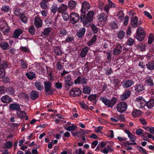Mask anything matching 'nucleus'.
I'll return each mask as SVG.
<instances>
[{"label": "nucleus", "mask_w": 154, "mask_h": 154, "mask_svg": "<svg viewBox=\"0 0 154 154\" xmlns=\"http://www.w3.org/2000/svg\"><path fill=\"white\" fill-rule=\"evenodd\" d=\"M94 14V11H90L88 12L86 15V20H84L82 16H81L80 19L81 20L83 23L84 25L86 27H88L89 24L88 23L91 22Z\"/></svg>", "instance_id": "1"}, {"label": "nucleus", "mask_w": 154, "mask_h": 154, "mask_svg": "<svg viewBox=\"0 0 154 154\" xmlns=\"http://www.w3.org/2000/svg\"><path fill=\"white\" fill-rule=\"evenodd\" d=\"M100 99L105 105L110 107L113 106L116 103L117 100L116 98L115 97L112 98L111 100L103 97H101Z\"/></svg>", "instance_id": "2"}, {"label": "nucleus", "mask_w": 154, "mask_h": 154, "mask_svg": "<svg viewBox=\"0 0 154 154\" xmlns=\"http://www.w3.org/2000/svg\"><path fill=\"white\" fill-rule=\"evenodd\" d=\"M0 29L2 31L4 34H6L9 32V27L6 21L3 19L0 20Z\"/></svg>", "instance_id": "3"}, {"label": "nucleus", "mask_w": 154, "mask_h": 154, "mask_svg": "<svg viewBox=\"0 0 154 154\" xmlns=\"http://www.w3.org/2000/svg\"><path fill=\"white\" fill-rule=\"evenodd\" d=\"M146 102L144 98L141 96L137 97L135 100V103L137 106L140 109L144 107Z\"/></svg>", "instance_id": "4"}, {"label": "nucleus", "mask_w": 154, "mask_h": 154, "mask_svg": "<svg viewBox=\"0 0 154 154\" xmlns=\"http://www.w3.org/2000/svg\"><path fill=\"white\" fill-rule=\"evenodd\" d=\"M127 104L125 102H120L116 105L117 111L120 113L125 111L127 109Z\"/></svg>", "instance_id": "5"}, {"label": "nucleus", "mask_w": 154, "mask_h": 154, "mask_svg": "<svg viewBox=\"0 0 154 154\" xmlns=\"http://www.w3.org/2000/svg\"><path fill=\"white\" fill-rule=\"evenodd\" d=\"M145 37L144 32L141 27H138L137 31L136 38L137 40L140 41L143 40Z\"/></svg>", "instance_id": "6"}, {"label": "nucleus", "mask_w": 154, "mask_h": 154, "mask_svg": "<svg viewBox=\"0 0 154 154\" xmlns=\"http://www.w3.org/2000/svg\"><path fill=\"white\" fill-rule=\"evenodd\" d=\"M71 23L75 24L78 22L79 20V16L78 14L75 12H72L70 16Z\"/></svg>", "instance_id": "7"}, {"label": "nucleus", "mask_w": 154, "mask_h": 154, "mask_svg": "<svg viewBox=\"0 0 154 154\" xmlns=\"http://www.w3.org/2000/svg\"><path fill=\"white\" fill-rule=\"evenodd\" d=\"M82 91L80 89L78 88H74L70 91V95L72 97H75L80 95Z\"/></svg>", "instance_id": "8"}, {"label": "nucleus", "mask_w": 154, "mask_h": 154, "mask_svg": "<svg viewBox=\"0 0 154 154\" xmlns=\"http://www.w3.org/2000/svg\"><path fill=\"white\" fill-rule=\"evenodd\" d=\"M90 7V5L89 3L87 2L84 1L82 3V8L81 9L82 13L85 14L86 11L89 9Z\"/></svg>", "instance_id": "9"}, {"label": "nucleus", "mask_w": 154, "mask_h": 154, "mask_svg": "<svg viewBox=\"0 0 154 154\" xmlns=\"http://www.w3.org/2000/svg\"><path fill=\"white\" fill-rule=\"evenodd\" d=\"M44 84L45 85V90L46 94H51V83L48 81H45L44 82Z\"/></svg>", "instance_id": "10"}, {"label": "nucleus", "mask_w": 154, "mask_h": 154, "mask_svg": "<svg viewBox=\"0 0 154 154\" xmlns=\"http://www.w3.org/2000/svg\"><path fill=\"white\" fill-rule=\"evenodd\" d=\"M2 102L4 103H7L12 101V100L11 98L8 95H4L1 98Z\"/></svg>", "instance_id": "11"}, {"label": "nucleus", "mask_w": 154, "mask_h": 154, "mask_svg": "<svg viewBox=\"0 0 154 154\" xmlns=\"http://www.w3.org/2000/svg\"><path fill=\"white\" fill-rule=\"evenodd\" d=\"M9 107L10 109L12 110H16L17 111L21 110L19 105L15 103L10 104Z\"/></svg>", "instance_id": "12"}, {"label": "nucleus", "mask_w": 154, "mask_h": 154, "mask_svg": "<svg viewBox=\"0 0 154 154\" xmlns=\"http://www.w3.org/2000/svg\"><path fill=\"white\" fill-rule=\"evenodd\" d=\"M42 21L41 19L38 17H35V18L34 24L37 28H39L42 27Z\"/></svg>", "instance_id": "13"}, {"label": "nucleus", "mask_w": 154, "mask_h": 154, "mask_svg": "<svg viewBox=\"0 0 154 154\" xmlns=\"http://www.w3.org/2000/svg\"><path fill=\"white\" fill-rule=\"evenodd\" d=\"M65 82L66 85L69 87L73 84V82L72 81V79L70 75H67L66 76L65 78Z\"/></svg>", "instance_id": "14"}, {"label": "nucleus", "mask_w": 154, "mask_h": 154, "mask_svg": "<svg viewBox=\"0 0 154 154\" xmlns=\"http://www.w3.org/2000/svg\"><path fill=\"white\" fill-rule=\"evenodd\" d=\"M97 17L99 21L104 22L107 20V16L105 13H103L99 15Z\"/></svg>", "instance_id": "15"}, {"label": "nucleus", "mask_w": 154, "mask_h": 154, "mask_svg": "<svg viewBox=\"0 0 154 154\" xmlns=\"http://www.w3.org/2000/svg\"><path fill=\"white\" fill-rule=\"evenodd\" d=\"M131 94V92L130 91H125L120 97L121 100H125L130 97Z\"/></svg>", "instance_id": "16"}, {"label": "nucleus", "mask_w": 154, "mask_h": 154, "mask_svg": "<svg viewBox=\"0 0 154 154\" xmlns=\"http://www.w3.org/2000/svg\"><path fill=\"white\" fill-rule=\"evenodd\" d=\"M23 32V31L21 29H16L14 32L13 37L14 38H17Z\"/></svg>", "instance_id": "17"}, {"label": "nucleus", "mask_w": 154, "mask_h": 154, "mask_svg": "<svg viewBox=\"0 0 154 154\" xmlns=\"http://www.w3.org/2000/svg\"><path fill=\"white\" fill-rule=\"evenodd\" d=\"M133 83L132 80L125 81L122 83V86L124 88H127L131 86Z\"/></svg>", "instance_id": "18"}, {"label": "nucleus", "mask_w": 154, "mask_h": 154, "mask_svg": "<svg viewBox=\"0 0 154 154\" xmlns=\"http://www.w3.org/2000/svg\"><path fill=\"white\" fill-rule=\"evenodd\" d=\"M138 18L136 17H133L131 20V24L133 27L135 28L138 26Z\"/></svg>", "instance_id": "19"}, {"label": "nucleus", "mask_w": 154, "mask_h": 154, "mask_svg": "<svg viewBox=\"0 0 154 154\" xmlns=\"http://www.w3.org/2000/svg\"><path fill=\"white\" fill-rule=\"evenodd\" d=\"M132 116L134 118L140 116L141 112L139 110L134 109L132 113Z\"/></svg>", "instance_id": "20"}, {"label": "nucleus", "mask_w": 154, "mask_h": 154, "mask_svg": "<svg viewBox=\"0 0 154 154\" xmlns=\"http://www.w3.org/2000/svg\"><path fill=\"white\" fill-rule=\"evenodd\" d=\"M35 85L37 90L39 91H41L44 88L42 83L41 82H36L35 83Z\"/></svg>", "instance_id": "21"}, {"label": "nucleus", "mask_w": 154, "mask_h": 154, "mask_svg": "<svg viewBox=\"0 0 154 154\" xmlns=\"http://www.w3.org/2000/svg\"><path fill=\"white\" fill-rule=\"evenodd\" d=\"M0 47L3 50H6L8 48V44L5 42H2L0 43Z\"/></svg>", "instance_id": "22"}, {"label": "nucleus", "mask_w": 154, "mask_h": 154, "mask_svg": "<svg viewBox=\"0 0 154 154\" xmlns=\"http://www.w3.org/2000/svg\"><path fill=\"white\" fill-rule=\"evenodd\" d=\"M76 2L73 0H70L68 2L69 7L71 9L74 8L76 5Z\"/></svg>", "instance_id": "23"}, {"label": "nucleus", "mask_w": 154, "mask_h": 154, "mask_svg": "<svg viewBox=\"0 0 154 154\" xmlns=\"http://www.w3.org/2000/svg\"><path fill=\"white\" fill-rule=\"evenodd\" d=\"M67 9V6L64 4H62L58 8V11L60 13L65 12V11Z\"/></svg>", "instance_id": "24"}, {"label": "nucleus", "mask_w": 154, "mask_h": 154, "mask_svg": "<svg viewBox=\"0 0 154 154\" xmlns=\"http://www.w3.org/2000/svg\"><path fill=\"white\" fill-rule=\"evenodd\" d=\"M88 50V48L87 47L84 48L81 51L80 56L83 57L85 56Z\"/></svg>", "instance_id": "25"}, {"label": "nucleus", "mask_w": 154, "mask_h": 154, "mask_svg": "<svg viewBox=\"0 0 154 154\" xmlns=\"http://www.w3.org/2000/svg\"><path fill=\"white\" fill-rule=\"evenodd\" d=\"M145 81L146 84L149 86H152L154 85L152 79L150 77L147 76L146 78Z\"/></svg>", "instance_id": "26"}, {"label": "nucleus", "mask_w": 154, "mask_h": 154, "mask_svg": "<svg viewBox=\"0 0 154 154\" xmlns=\"http://www.w3.org/2000/svg\"><path fill=\"white\" fill-rule=\"evenodd\" d=\"M38 94L37 92L35 91H32L30 93V97L32 100H34L38 97Z\"/></svg>", "instance_id": "27"}, {"label": "nucleus", "mask_w": 154, "mask_h": 154, "mask_svg": "<svg viewBox=\"0 0 154 154\" xmlns=\"http://www.w3.org/2000/svg\"><path fill=\"white\" fill-rule=\"evenodd\" d=\"M146 66L148 69L150 70H153L154 69V61L148 62Z\"/></svg>", "instance_id": "28"}, {"label": "nucleus", "mask_w": 154, "mask_h": 154, "mask_svg": "<svg viewBox=\"0 0 154 154\" xmlns=\"http://www.w3.org/2000/svg\"><path fill=\"white\" fill-rule=\"evenodd\" d=\"M85 28H83L80 29L78 32L77 36L79 37H81L85 33Z\"/></svg>", "instance_id": "29"}, {"label": "nucleus", "mask_w": 154, "mask_h": 154, "mask_svg": "<svg viewBox=\"0 0 154 154\" xmlns=\"http://www.w3.org/2000/svg\"><path fill=\"white\" fill-rule=\"evenodd\" d=\"M146 103V106L149 109L151 108L154 106V100H150Z\"/></svg>", "instance_id": "30"}, {"label": "nucleus", "mask_w": 154, "mask_h": 154, "mask_svg": "<svg viewBox=\"0 0 154 154\" xmlns=\"http://www.w3.org/2000/svg\"><path fill=\"white\" fill-rule=\"evenodd\" d=\"M76 125L74 124H72L71 126H69L65 128V129L68 131H71L75 130L77 128Z\"/></svg>", "instance_id": "31"}, {"label": "nucleus", "mask_w": 154, "mask_h": 154, "mask_svg": "<svg viewBox=\"0 0 154 154\" xmlns=\"http://www.w3.org/2000/svg\"><path fill=\"white\" fill-rule=\"evenodd\" d=\"M135 90L137 92H140L144 90V88L143 85H137L135 87Z\"/></svg>", "instance_id": "32"}, {"label": "nucleus", "mask_w": 154, "mask_h": 154, "mask_svg": "<svg viewBox=\"0 0 154 154\" xmlns=\"http://www.w3.org/2000/svg\"><path fill=\"white\" fill-rule=\"evenodd\" d=\"M17 116L20 119L25 117L26 115V113L24 111H17Z\"/></svg>", "instance_id": "33"}, {"label": "nucleus", "mask_w": 154, "mask_h": 154, "mask_svg": "<svg viewBox=\"0 0 154 154\" xmlns=\"http://www.w3.org/2000/svg\"><path fill=\"white\" fill-rule=\"evenodd\" d=\"M35 74L33 72H29L26 73V75L29 79H32L35 78Z\"/></svg>", "instance_id": "34"}, {"label": "nucleus", "mask_w": 154, "mask_h": 154, "mask_svg": "<svg viewBox=\"0 0 154 154\" xmlns=\"http://www.w3.org/2000/svg\"><path fill=\"white\" fill-rule=\"evenodd\" d=\"M6 92L10 95H14V90L11 87H9L7 89Z\"/></svg>", "instance_id": "35"}, {"label": "nucleus", "mask_w": 154, "mask_h": 154, "mask_svg": "<svg viewBox=\"0 0 154 154\" xmlns=\"http://www.w3.org/2000/svg\"><path fill=\"white\" fill-rule=\"evenodd\" d=\"M117 16L120 20L122 21L124 17L123 11H119L118 13Z\"/></svg>", "instance_id": "36"}, {"label": "nucleus", "mask_w": 154, "mask_h": 154, "mask_svg": "<svg viewBox=\"0 0 154 154\" xmlns=\"http://www.w3.org/2000/svg\"><path fill=\"white\" fill-rule=\"evenodd\" d=\"M91 88L89 87L85 86L83 88V92L84 94H89L90 93Z\"/></svg>", "instance_id": "37"}, {"label": "nucleus", "mask_w": 154, "mask_h": 154, "mask_svg": "<svg viewBox=\"0 0 154 154\" xmlns=\"http://www.w3.org/2000/svg\"><path fill=\"white\" fill-rule=\"evenodd\" d=\"M4 145L7 148L10 149L12 147L13 143L10 141H8L5 143Z\"/></svg>", "instance_id": "38"}, {"label": "nucleus", "mask_w": 154, "mask_h": 154, "mask_svg": "<svg viewBox=\"0 0 154 154\" xmlns=\"http://www.w3.org/2000/svg\"><path fill=\"white\" fill-rule=\"evenodd\" d=\"M58 10V7L57 4H54L51 8V11L54 13H55Z\"/></svg>", "instance_id": "39"}, {"label": "nucleus", "mask_w": 154, "mask_h": 154, "mask_svg": "<svg viewBox=\"0 0 154 154\" xmlns=\"http://www.w3.org/2000/svg\"><path fill=\"white\" fill-rule=\"evenodd\" d=\"M125 33L122 31H120L118 33L117 35L119 39H122L125 35Z\"/></svg>", "instance_id": "40"}, {"label": "nucleus", "mask_w": 154, "mask_h": 154, "mask_svg": "<svg viewBox=\"0 0 154 154\" xmlns=\"http://www.w3.org/2000/svg\"><path fill=\"white\" fill-rule=\"evenodd\" d=\"M62 17L63 19L65 21H68L69 18V15L66 12H63L62 13Z\"/></svg>", "instance_id": "41"}, {"label": "nucleus", "mask_w": 154, "mask_h": 154, "mask_svg": "<svg viewBox=\"0 0 154 154\" xmlns=\"http://www.w3.org/2000/svg\"><path fill=\"white\" fill-rule=\"evenodd\" d=\"M5 72L3 68H0V79L3 78L5 75Z\"/></svg>", "instance_id": "42"}, {"label": "nucleus", "mask_w": 154, "mask_h": 154, "mask_svg": "<svg viewBox=\"0 0 154 154\" xmlns=\"http://www.w3.org/2000/svg\"><path fill=\"white\" fill-rule=\"evenodd\" d=\"M46 2L43 1L41 2L40 4V6L42 9H46L48 8V6Z\"/></svg>", "instance_id": "43"}, {"label": "nucleus", "mask_w": 154, "mask_h": 154, "mask_svg": "<svg viewBox=\"0 0 154 154\" xmlns=\"http://www.w3.org/2000/svg\"><path fill=\"white\" fill-rule=\"evenodd\" d=\"M97 38V36L95 35H94L93 37L91 40L88 43V46H90L93 44L96 41Z\"/></svg>", "instance_id": "44"}, {"label": "nucleus", "mask_w": 154, "mask_h": 154, "mask_svg": "<svg viewBox=\"0 0 154 154\" xmlns=\"http://www.w3.org/2000/svg\"><path fill=\"white\" fill-rule=\"evenodd\" d=\"M14 13L15 15L17 16L20 17L21 15L22 14H21V12L20 11V10L19 8L16 9L14 11Z\"/></svg>", "instance_id": "45"}, {"label": "nucleus", "mask_w": 154, "mask_h": 154, "mask_svg": "<svg viewBox=\"0 0 154 154\" xmlns=\"http://www.w3.org/2000/svg\"><path fill=\"white\" fill-rule=\"evenodd\" d=\"M51 31V28L49 27L45 28L44 31L42 33L45 35H46L48 34Z\"/></svg>", "instance_id": "46"}, {"label": "nucleus", "mask_w": 154, "mask_h": 154, "mask_svg": "<svg viewBox=\"0 0 154 154\" xmlns=\"http://www.w3.org/2000/svg\"><path fill=\"white\" fill-rule=\"evenodd\" d=\"M96 94H91L88 97V99L90 101H92L95 100L97 97Z\"/></svg>", "instance_id": "47"}, {"label": "nucleus", "mask_w": 154, "mask_h": 154, "mask_svg": "<svg viewBox=\"0 0 154 154\" xmlns=\"http://www.w3.org/2000/svg\"><path fill=\"white\" fill-rule=\"evenodd\" d=\"M20 17V20L23 22L26 23L27 22V19L26 17L23 14L21 15Z\"/></svg>", "instance_id": "48"}, {"label": "nucleus", "mask_w": 154, "mask_h": 154, "mask_svg": "<svg viewBox=\"0 0 154 154\" xmlns=\"http://www.w3.org/2000/svg\"><path fill=\"white\" fill-rule=\"evenodd\" d=\"M60 36H64L67 34L66 30L64 29H61L60 31Z\"/></svg>", "instance_id": "49"}, {"label": "nucleus", "mask_w": 154, "mask_h": 154, "mask_svg": "<svg viewBox=\"0 0 154 154\" xmlns=\"http://www.w3.org/2000/svg\"><path fill=\"white\" fill-rule=\"evenodd\" d=\"M7 89L3 86L0 87V94H3L6 92Z\"/></svg>", "instance_id": "50"}, {"label": "nucleus", "mask_w": 154, "mask_h": 154, "mask_svg": "<svg viewBox=\"0 0 154 154\" xmlns=\"http://www.w3.org/2000/svg\"><path fill=\"white\" fill-rule=\"evenodd\" d=\"M128 137L130 138L131 141V142H134V141L136 139L135 136L132 134Z\"/></svg>", "instance_id": "51"}, {"label": "nucleus", "mask_w": 154, "mask_h": 154, "mask_svg": "<svg viewBox=\"0 0 154 154\" xmlns=\"http://www.w3.org/2000/svg\"><path fill=\"white\" fill-rule=\"evenodd\" d=\"M29 33L32 35H33L35 33V29L34 26H30L29 29Z\"/></svg>", "instance_id": "52"}, {"label": "nucleus", "mask_w": 154, "mask_h": 154, "mask_svg": "<svg viewBox=\"0 0 154 154\" xmlns=\"http://www.w3.org/2000/svg\"><path fill=\"white\" fill-rule=\"evenodd\" d=\"M108 3L109 4V6L110 8H115L116 7V5L113 3L110 0H108Z\"/></svg>", "instance_id": "53"}, {"label": "nucleus", "mask_w": 154, "mask_h": 154, "mask_svg": "<svg viewBox=\"0 0 154 154\" xmlns=\"http://www.w3.org/2000/svg\"><path fill=\"white\" fill-rule=\"evenodd\" d=\"M136 147L140 152H142L144 154L146 153L144 149L142 147L137 146Z\"/></svg>", "instance_id": "54"}, {"label": "nucleus", "mask_w": 154, "mask_h": 154, "mask_svg": "<svg viewBox=\"0 0 154 154\" xmlns=\"http://www.w3.org/2000/svg\"><path fill=\"white\" fill-rule=\"evenodd\" d=\"M145 45L144 44L139 45L138 46L139 49L141 51H144L145 50Z\"/></svg>", "instance_id": "55"}, {"label": "nucleus", "mask_w": 154, "mask_h": 154, "mask_svg": "<svg viewBox=\"0 0 154 154\" xmlns=\"http://www.w3.org/2000/svg\"><path fill=\"white\" fill-rule=\"evenodd\" d=\"M1 9L2 11L7 12L9 10V8L7 6L4 5L2 7Z\"/></svg>", "instance_id": "56"}, {"label": "nucleus", "mask_w": 154, "mask_h": 154, "mask_svg": "<svg viewBox=\"0 0 154 154\" xmlns=\"http://www.w3.org/2000/svg\"><path fill=\"white\" fill-rule=\"evenodd\" d=\"M54 52L55 54L58 55L61 54V51L59 48H56L55 49Z\"/></svg>", "instance_id": "57"}, {"label": "nucleus", "mask_w": 154, "mask_h": 154, "mask_svg": "<svg viewBox=\"0 0 154 154\" xmlns=\"http://www.w3.org/2000/svg\"><path fill=\"white\" fill-rule=\"evenodd\" d=\"M121 52L119 50L116 48H114L113 51V55H117L120 54Z\"/></svg>", "instance_id": "58"}, {"label": "nucleus", "mask_w": 154, "mask_h": 154, "mask_svg": "<svg viewBox=\"0 0 154 154\" xmlns=\"http://www.w3.org/2000/svg\"><path fill=\"white\" fill-rule=\"evenodd\" d=\"M91 29L94 33H97V28L94 25H92L91 26Z\"/></svg>", "instance_id": "59"}, {"label": "nucleus", "mask_w": 154, "mask_h": 154, "mask_svg": "<svg viewBox=\"0 0 154 154\" xmlns=\"http://www.w3.org/2000/svg\"><path fill=\"white\" fill-rule=\"evenodd\" d=\"M134 42V41L133 39L131 38H130L128 40L127 44L128 45L131 46L133 44Z\"/></svg>", "instance_id": "60"}, {"label": "nucleus", "mask_w": 154, "mask_h": 154, "mask_svg": "<svg viewBox=\"0 0 154 154\" xmlns=\"http://www.w3.org/2000/svg\"><path fill=\"white\" fill-rule=\"evenodd\" d=\"M103 127L101 126H98L95 128V131L97 133L101 132V131L103 129Z\"/></svg>", "instance_id": "61"}, {"label": "nucleus", "mask_w": 154, "mask_h": 154, "mask_svg": "<svg viewBox=\"0 0 154 154\" xmlns=\"http://www.w3.org/2000/svg\"><path fill=\"white\" fill-rule=\"evenodd\" d=\"M110 8L108 4H106L104 8V10L106 13L108 14L109 12V9Z\"/></svg>", "instance_id": "62"}, {"label": "nucleus", "mask_w": 154, "mask_h": 154, "mask_svg": "<svg viewBox=\"0 0 154 154\" xmlns=\"http://www.w3.org/2000/svg\"><path fill=\"white\" fill-rule=\"evenodd\" d=\"M73 39V37L71 36H68L65 40V41L67 42H69L72 41Z\"/></svg>", "instance_id": "63"}, {"label": "nucleus", "mask_w": 154, "mask_h": 154, "mask_svg": "<svg viewBox=\"0 0 154 154\" xmlns=\"http://www.w3.org/2000/svg\"><path fill=\"white\" fill-rule=\"evenodd\" d=\"M45 24L48 26H49L50 24H52V22L51 21L48 19H46L45 20Z\"/></svg>", "instance_id": "64"}]
</instances>
